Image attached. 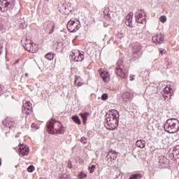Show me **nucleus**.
Listing matches in <instances>:
<instances>
[{"instance_id": "19", "label": "nucleus", "mask_w": 179, "mask_h": 179, "mask_svg": "<svg viewBox=\"0 0 179 179\" xmlns=\"http://www.w3.org/2000/svg\"><path fill=\"white\" fill-rule=\"evenodd\" d=\"M171 157H173V159H178L179 158V145H176V147L174 148Z\"/></svg>"}, {"instance_id": "45", "label": "nucleus", "mask_w": 179, "mask_h": 179, "mask_svg": "<svg viewBox=\"0 0 179 179\" xmlns=\"http://www.w3.org/2000/svg\"><path fill=\"white\" fill-rule=\"evenodd\" d=\"M49 34H51V32H49Z\"/></svg>"}, {"instance_id": "32", "label": "nucleus", "mask_w": 179, "mask_h": 179, "mask_svg": "<svg viewBox=\"0 0 179 179\" xmlns=\"http://www.w3.org/2000/svg\"><path fill=\"white\" fill-rule=\"evenodd\" d=\"M87 177V174L80 172L78 175V178L83 179V178H86Z\"/></svg>"}, {"instance_id": "24", "label": "nucleus", "mask_w": 179, "mask_h": 179, "mask_svg": "<svg viewBox=\"0 0 179 179\" xmlns=\"http://www.w3.org/2000/svg\"><path fill=\"white\" fill-rule=\"evenodd\" d=\"M32 43L33 41H31V40L29 38H23L22 40V44L23 46L27 44H31Z\"/></svg>"}, {"instance_id": "42", "label": "nucleus", "mask_w": 179, "mask_h": 179, "mask_svg": "<svg viewBox=\"0 0 179 179\" xmlns=\"http://www.w3.org/2000/svg\"><path fill=\"white\" fill-rule=\"evenodd\" d=\"M25 76L27 78L29 76V73H26Z\"/></svg>"}, {"instance_id": "29", "label": "nucleus", "mask_w": 179, "mask_h": 179, "mask_svg": "<svg viewBox=\"0 0 179 179\" xmlns=\"http://www.w3.org/2000/svg\"><path fill=\"white\" fill-rule=\"evenodd\" d=\"M45 57L46 59H48L49 61L54 59V54L52 53H48Z\"/></svg>"}, {"instance_id": "6", "label": "nucleus", "mask_w": 179, "mask_h": 179, "mask_svg": "<svg viewBox=\"0 0 179 179\" xmlns=\"http://www.w3.org/2000/svg\"><path fill=\"white\" fill-rule=\"evenodd\" d=\"M136 22V23H140L143 24L146 23V13L142 10H138L135 14Z\"/></svg>"}, {"instance_id": "36", "label": "nucleus", "mask_w": 179, "mask_h": 179, "mask_svg": "<svg viewBox=\"0 0 179 179\" xmlns=\"http://www.w3.org/2000/svg\"><path fill=\"white\" fill-rule=\"evenodd\" d=\"M80 142H81V143L86 145V143H87V138H86L85 137H82L80 138Z\"/></svg>"}, {"instance_id": "21", "label": "nucleus", "mask_w": 179, "mask_h": 179, "mask_svg": "<svg viewBox=\"0 0 179 179\" xmlns=\"http://www.w3.org/2000/svg\"><path fill=\"white\" fill-rule=\"evenodd\" d=\"M136 145L137 148H141V149H143V148H145V146H146V142H145V141H143V140H138L136 142Z\"/></svg>"}, {"instance_id": "28", "label": "nucleus", "mask_w": 179, "mask_h": 179, "mask_svg": "<svg viewBox=\"0 0 179 179\" xmlns=\"http://www.w3.org/2000/svg\"><path fill=\"white\" fill-rule=\"evenodd\" d=\"M138 178H142V175L139 173H135L129 177V179H138Z\"/></svg>"}, {"instance_id": "18", "label": "nucleus", "mask_w": 179, "mask_h": 179, "mask_svg": "<svg viewBox=\"0 0 179 179\" xmlns=\"http://www.w3.org/2000/svg\"><path fill=\"white\" fill-rule=\"evenodd\" d=\"M118 156V155L117 154V152L114 151V150H110L108 152L106 157H109V159H110V160H116L117 159V157Z\"/></svg>"}, {"instance_id": "40", "label": "nucleus", "mask_w": 179, "mask_h": 179, "mask_svg": "<svg viewBox=\"0 0 179 179\" xmlns=\"http://www.w3.org/2000/svg\"><path fill=\"white\" fill-rule=\"evenodd\" d=\"M3 89V87L2 86H1V85H0V96L2 94Z\"/></svg>"}, {"instance_id": "2", "label": "nucleus", "mask_w": 179, "mask_h": 179, "mask_svg": "<svg viewBox=\"0 0 179 179\" xmlns=\"http://www.w3.org/2000/svg\"><path fill=\"white\" fill-rule=\"evenodd\" d=\"M0 10L5 12L7 15H17L19 10L15 8L13 0H0Z\"/></svg>"}, {"instance_id": "10", "label": "nucleus", "mask_w": 179, "mask_h": 179, "mask_svg": "<svg viewBox=\"0 0 179 179\" xmlns=\"http://www.w3.org/2000/svg\"><path fill=\"white\" fill-rule=\"evenodd\" d=\"M24 48H25V50L27 51H29V52H37V45H36L35 43H34L33 42L31 43H28L27 45H24Z\"/></svg>"}, {"instance_id": "8", "label": "nucleus", "mask_w": 179, "mask_h": 179, "mask_svg": "<svg viewBox=\"0 0 179 179\" xmlns=\"http://www.w3.org/2000/svg\"><path fill=\"white\" fill-rule=\"evenodd\" d=\"M15 120L12 117H6L3 121V125L6 127V128H9V129H12L13 127L15 126Z\"/></svg>"}, {"instance_id": "7", "label": "nucleus", "mask_w": 179, "mask_h": 179, "mask_svg": "<svg viewBox=\"0 0 179 179\" xmlns=\"http://www.w3.org/2000/svg\"><path fill=\"white\" fill-rule=\"evenodd\" d=\"M67 29L70 33H75L80 29V24L75 21L70 20L67 24Z\"/></svg>"}, {"instance_id": "46", "label": "nucleus", "mask_w": 179, "mask_h": 179, "mask_svg": "<svg viewBox=\"0 0 179 179\" xmlns=\"http://www.w3.org/2000/svg\"><path fill=\"white\" fill-rule=\"evenodd\" d=\"M0 166H1V162H0Z\"/></svg>"}, {"instance_id": "37", "label": "nucleus", "mask_w": 179, "mask_h": 179, "mask_svg": "<svg viewBox=\"0 0 179 179\" xmlns=\"http://www.w3.org/2000/svg\"><path fill=\"white\" fill-rule=\"evenodd\" d=\"M103 15L104 16H107V8H105V9L103 10Z\"/></svg>"}, {"instance_id": "26", "label": "nucleus", "mask_w": 179, "mask_h": 179, "mask_svg": "<svg viewBox=\"0 0 179 179\" xmlns=\"http://www.w3.org/2000/svg\"><path fill=\"white\" fill-rule=\"evenodd\" d=\"M72 120L74 122H76V124H78V125H80L81 122H80V119H79V117L78 116H73L72 117Z\"/></svg>"}, {"instance_id": "33", "label": "nucleus", "mask_w": 179, "mask_h": 179, "mask_svg": "<svg viewBox=\"0 0 179 179\" xmlns=\"http://www.w3.org/2000/svg\"><path fill=\"white\" fill-rule=\"evenodd\" d=\"M59 179H71V176L63 174L59 177Z\"/></svg>"}, {"instance_id": "34", "label": "nucleus", "mask_w": 179, "mask_h": 179, "mask_svg": "<svg viewBox=\"0 0 179 179\" xmlns=\"http://www.w3.org/2000/svg\"><path fill=\"white\" fill-rule=\"evenodd\" d=\"M107 99H108V94H107V93H104L101 95V100H103V101H106Z\"/></svg>"}, {"instance_id": "20", "label": "nucleus", "mask_w": 179, "mask_h": 179, "mask_svg": "<svg viewBox=\"0 0 179 179\" xmlns=\"http://www.w3.org/2000/svg\"><path fill=\"white\" fill-rule=\"evenodd\" d=\"M164 94L165 97H171V88L170 87L166 86L164 88Z\"/></svg>"}, {"instance_id": "13", "label": "nucleus", "mask_w": 179, "mask_h": 179, "mask_svg": "<svg viewBox=\"0 0 179 179\" xmlns=\"http://www.w3.org/2000/svg\"><path fill=\"white\" fill-rule=\"evenodd\" d=\"M134 97V94L129 92H125L122 94L123 101H131Z\"/></svg>"}, {"instance_id": "17", "label": "nucleus", "mask_w": 179, "mask_h": 179, "mask_svg": "<svg viewBox=\"0 0 179 179\" xmlns=\"http://www.w3.org/2000/svg\"><path fill=\"white\" fill-rule=\"evenodd\" d=\"M125 24L128 27H132V13H129L126 16Z\"/></svg>"}, {"instance_id": "30", "label": "nucleus", "mask_w": 179, "mask_h": 179, "mask_svg": "<svg viewBox=\"0 0 179 179\" xmlns=\"http://www.w3.org/2000/svg\"><path fill=\"white\" fill-rule=\"evenodd\" d=\"M96 169V165H92L91 166L88 167V171L90 174H93L94 173V170Z\"/></svg>"}, {"instance_id": "22", "label": "nucleus", "mask_w": 179, "mask_h": 179, "mask_svg": "<svg viewBox=\"0 0 179 179\" xmlns=\"http://www.w3.org/2000/svg\"><path fill=\"white\" fill-rule=\"evenodd\" d=\"M159 164H169V159L164 156H161L159 157Z\"/></svg>"}, {"instance_id": "3", "label": "nucleus", "mask_w": 179, "mask_h": 179, "mask_svg": "<svg viewBox=\"0 0 179 179\" xmlns=\"http://www.w3.org/2000/svg\"><path fill=\"white\" fill-rule=\"evenodd\" d=\"M46 127L47 131L50 134H64V127L59 121L52 119L47 122Z\"/></svg>"}, {"instance_id": "44", "label": "nucleus", "mask_w": 179, "mask_h": 179, "mask_svg": "<svg viewBox=\"0 0 179 179\" xmlns=\"http://www.w3.org/2000/svg\"><path fill=\"white\" fill-rule=\"evenodd\" d=\"M45 2H50V0H45Z\"/></svg>"}, {"instance_id": "35", "label": "nucleus", "mask_w": 179, "mask_h": 179, "mask_svg": "<svg viewBox=\"0 0 179 179\" xmlns=\"http://www.w3.org/2000/svg\"><path fill=\"white\" fill-rule=\"evenodd\" d=\"M27 171L29 173H33V171H34V166L33 165H31L29 166L28 168H27Z\"/></svg>"}, {"instance_id": "4", "label": "nucleus", "mask_w": 179, "mask_h": 179, "mask_svg": "<svg viewBox=\"0 0 179 179\" xmlns=\"http://www.w3.org/2000/svg\"><path fill=\"white\" fill-rule=\"evenodd\" d=\"M164 127L166 132H168V134H176V132H178L179 121L176 118L169 119Z\"/></svg>"}, {"instance_id": "11", "label": "nucleus", "mask_w": 179, "mask_h": 179, "mask_svg": "<svg viewBox=\"0 0 179 179\" xmlns=\"http://www.w3.org/2000/svg\"><path fill=\"white\" fill-rule=\"evenodd\" d=\"M152 40L154 44H162L163 41H164V36L162 34H158L152 36Z\"/></svg>"}, {"instance_id": "16", "label": "nucleus", "mask_w": 179, "mask_h": 179, "mask_svg": "<svg viewBox=\"0 0 179 179\" xmlns=\"http://www.w3.org/2000/svg\"><path fill=\"white\" fill-rule=\"evenodd\" d=\"M73 58L76 62H82L85 58V56L78 52V53L76 54L73 53Z\"/></svg>"}, {"instance_id": "41", "label": "nucleus", "mask_w": 179, "mask_h": 179, "mask_svg": "<svg viewBox=\"0 0 179 179\" xmlns=\"http://www.w3.org/2000/svg\"><path fill=\"white\" fill-rule=\"evenodd\" d=\"M2 48H3V46L2 45H0V55L2 54Z\"/></svg>"}, {"instance_id": "43", "label": "nucleus", "mask_w": 179, "mask_h": 179, "mask_svg": "<svg viewBox=\"0 0 179 179\" xmlns=\"http://www.w3.org/2000/svg\"><path fill=\"white\" fill-rule=\"evenodd\" d=\"M19 62V60L15 61V64H17Z\"/></svg>"}, {"instance_id": "27", "label": "nucleus", "mask_w": 179, "mask_h": 179, "mask_svg": "<svg viewBox=\"0 0 179 179\" xmlns=\"http://www.w3.org/2000/svg\"><path fill=\"white\" fill-rule=\"evenodd\" d=\"M47 27H45V30H48V29H50V27H52V31H54V29L55 27V25L51 24V23H48V24H46Z\"/></svg>"}, {"instance_id": "15", "label": "nucleus", "mask_w": 179, "mask_h": 179, "mask_svg": "<svg viewBox=\"0 0 179 179\" xmlns=\"http://www.w3.org/2000/svg\"><path fill=\"white\" fill-rule=\"evenodd\" d=\"M99 74L101 76V78H102L103 82H106V83H108L110 82V73H108V71H99Z\"/></svg>"}, {"instance_id": "9", "label": "nucleus", "mask_w": 179, "mask_h": 179, "mask_svg": "<svg viewBox=\"0 0 179 179\" xmlns=\"http://www.w3.org/2000/svg\"><path fill=\"white\" fill-rule=\"evenodd\" d=\"M33 107L31 106V103H30V101H26L22 106V113L29 115L31 113Z\"/></svg>"}, {"instance_id": "5", "label": "nucleus", "mask_w": 179, "mask_h": 179, "mask_svg": "<svg viewBox=\"0 0 179 179\" xmlns=\"http://www.w3.org/2000/svg\"><path fill=\"white\" fill-rule=\"evenodd\" d=\"M115 73L122 79H127L128 78V74H126L127 72L126 69H124V65L122 64V61H118L117 62V66L115 70Z\"/></svg>"}, {"instance_id": "38", "label": "nucleus", "mask_w": 179, "mask_h": 179, "mask_svg": "<svg viewBox=\"0 0 179 179\" xmlns=\"http://www.w3.org/2000/svg\"><path fill=\"white\" fill-rule=\"evenodd\" d=\"M159 52L163 55V54H164V49H159Z\"/></svg>"}, {"instance_id": "31", "label": "nucleus", "mask_w": 179, "mask_h": 179, "mask_svg": "<svg viewBox=\"0 0 179 179\" xmlns=\"http://www.w3.org/2000/svg\"><path fill=\"white\" fill-rule=\"evenodd\" d=\"M159 21L161 23H166L167 22V17L166 15H162L159 17Z\"/></svg>"}, {"instance_id": "14", "label": "nucleus", "mask_w": 179, "mask_h": 179, "mask_svg": "<svg viewBox=\"0 0 179 179\" xmlns=\"http://www.w3.org/2000/svg\"><path fill=\"white\" fill-rule=\"evenodd\" d=\"M18 152L22 156H27L29 155V147L26 145H20Z\"/></svg>"}, {"instance_id": "12", "label": "nucleus", "mask_w": 179, "mask_h": 179, "mask_svg": "<svg viewBox=\"0 0 179 179\" xmlns=\"http://www.w3.org/2000/svg\"><path fill=\"white\" fill-rule=\"evenodd\" d=\"M143 52V49L141 45L135 46L134 52H133L134 58H139Z\"/></svg>"}, {"instance_id": "39", "label": "nucleus", "mask_w": 179, "mask_h": 179, "mask_svg": "<svg viewBox=\"0 0 179 179\" xmlns=\"http://www.w3.org/2000/svg\"><path fill=\"white\" fill-rule=\"evenodd\" d=\"M130 80H135V76H130Z\"/></svg>"}, {"instance_id": "25", "label": "nucleus", "mask_w": 179, "mask_h": 179, "mask_svg": "<svg viewBox=\"0 0 179 179\" xmlns=\"http://www.w3.org/2000/svg\"><path fill=\"white\" fill-rule=\"evenodd\" d=\"M80 117L83 118L84 124L87 121V117H89V113H84L80 114Z\"/></svg>"}, {"instance_id": "23", "label": "nucleus", "mask_w": 179, "mask_h": 179, "mask_svg": "<svg viewBox=\"0 0 179 179\" xmlns=\"http://www.w3.org/2000/svg\"><path fill=\"white\" fill-rule=\"evenodd\" d=\"M74 85L75 86H82V85H83V81L82 80V78H80V77L76 78Z\"/></svg>"}, {"instance_id": "1", "label": "nucleus", "mask_w": 179, "mask_h": 179, "mask_svg": "<svg viewBox=\"0 0 179 179\" xmlns=\"http://www.w3.org/2000/svg\"><path fill=\"white\" fill-rule=\"evenodd\" d=\"M105 127L109 131H114L118 127L120 120V112L117 110H110L106 115Z\"/></svg>"}]
</instances>
